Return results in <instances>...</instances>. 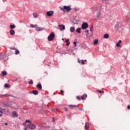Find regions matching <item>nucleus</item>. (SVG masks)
Masks as SVG:
<instances>
[{"mask_svg":"<svg viewBox=\"0 0 130 130\" xmlns=\"http://www.w3.org/2000/svg\"><path fill=\"white\" fill-rule=\"evenodd\" d=\"M10 33L11 35H15V30H14L13 29H11Z\"/></svg>","mask_w":130,"mask_h":130,"instance_id":"dca6fc26","label":"nucleus"},{"mask_svg":"<svg viewBox=\"0 0 130 130\" xmlns=\"http://www.w3.org/2000/svg\"><path fill=\"white\" fill-rule=\"evenodd\" d=\"M55 37V35L54 32H51V34L48 37V41H52L53 39Z\"/></svg>","mask_w":130,"mask_h":130,"instance_id":"f257e3e1","label":"nucleus"},{"mask_svg":"<svg viewBox=\"0 0 130 130\" xmlns=\"http://www.w3.org/2000/svg\"><path fill=\"white\" fill-rule=\"evenodd\" d=\"M12 117H18V114H17V112L14 111L12 113Z\"/></svg>","mask_w":130,"mask_h":130,"instance_id":"9d476101","label":"nucleus"},{"mask_svg":"<svg viewBox=\"0 0 130 130\" xmlns=\"http://www.w3.org/2000/svg\"><path fill=\"white\" fill-rule=\"evenodd\" d=\"M62 40H63V39H62Z\"/></svg>","mask_w":130,"mask_h":130,"instance_id":"5fc2aeb1","label":"nucleus"},{"mask_svg":"<svg viewBox=\"0 0 130 130\" xmlns=\"http://www.w3.org/2000/svg\"><path fill=\"white\" fill-rule=\"evenodd\" d=\"M32 16L34 17V18H37L38 17V15L36 13H34Z\"/></svg>","mask_w":130,"mask_h":130,"instance_id":"cd10ccee","label":"nucleus"},{"mask_svg":"<svg viewBox=\"0 0 130 130\" xmlns=\"http://www.w3.org/2000/svg\"><path fill=\"white\" fill-rule=\"evenodd\" d=\"M37 25H33V24H30V27L31 28H35V27H37Z\"/></svg>","mask_w":130,"mask_h":130,"instance_id":"c756f323","label":"nucleus"},{"mask_svg":"<svg viewBox=\"0 0 130 130\" xmlns=\"http://www.w3.org/2000/svg\"><path fill=\"white\" fill-rule=\"evenodd\" d=\"M93 26H91V27H90V32L92 33V32H93Z\"/></svg>","mask_w":130,"mask_h":130,"instance_id":"f704fd0d","label":"nucleus"},{"mask_svg":"<svg viewBox=\"0 0 130 130\" xmlns=\"http://www.w3.org/2000/svg\"><path fill=\"white\" fill-rule=\"evenodd\" d=\"M7 0H3V2H6Z\"/></svg>","mask_w":130,"mask_h":130,"instance_id":"864d4df0","label":"nucleus"},{"mask_svg":"<svg viewBox=\"0 0 130 130\" xmlns=\"http://www.w3.org/2000/svg\"><path fill=\"white\" fill-rule=\"evenodd\" d=\"M79 110H82V111L84 110V109H83V108H79Z\"/></svg>","mask_w":130,"mask_h":130,"instance_id":"a19ab883","label":"nucleus"},{"mask_svg":"<svg viewBox=\"0 0 130 130\" xmlns=\"http://www.w3.org/2000/svg\"><path fill=\"white\" fill-rule=\"evenodd\" d=\"M69 107H72V108H76V107H78V106L76 105H69Z\"/></svg>","mask_w":130,"mask_h":130,"instance_id":"4be33fe9","label":"nucleus"},{"mask_svg":"<svg viewBox=\"0 0 130 130\" xmlns=\"http://www.w3.org/2000/svg\"><path fill=\"white\" fill-rule=\"evenodd\" d=\"M109 35H108V34H106L104 36V38H105V39H107L108 38H109Z\"/></svg>","mask_w":130,"mask_h":130,"instance_id":"aec40b11","label":"nucleus"},{"mask_svg":"<svg viewBox=\"0 0 130 130\" xmlns=\"http://www.w3.org/2000/svg\"><path fill=\"white\" fill-rule=\"evenodd\" d=\"M64 9L65 11H66V12H70V11H72L71 6H64Z\"/></svg>","mask_w":130,"mask_h":130,"instance_id":"39448f33","label":"nucleus"},{"mask_svg":"<svg viewBox=\"0 0 130 130\" xmlns=\"http://www.w3.org/2000/svg\"><path fill=\"white\" fill-rule=\"evenodd\" d=\"M3 116V114H0V117H2Z\"/></svg>","mask_w":130,"mask_h":130,"instance_id":"de8ad7c7","label":"nucleus"},{"mask_svg":"<svg viewBox=\"0 0 130 130\" xmlns=\"http://www.w3.org/2000/svg\"><path fill=\"white\" fill-rule=\"evenodd\" d=\"M4 96H5L6 97H8V96H10V95L8 94H0V98H2V97H4Z\"/></svg>","mask_w":130,"mask_h":130,"instance_id":"412c9836","label":"nucleus"},{"mask_svg":"<svg viewBox=\"0 0 130 130\" xmlns=\"http://www.w3.org/2000/svg\"><path fill=\"white\" fill-rule=\"evenodd\" d=\"M0 113H3V111H2V108H0Z\"/></svg>","mask_w":130,"mask_h":130,"instance_id":"58836bf2","label":"nucleus"},{"mask_svg":"<svg viewBox=\"0 0 130 130\" xmlns=\"http://www.w3.org/2000/svg\"><path fill=\"white\" fill-rule=\"evenodd\" d=\"M88 23L87 22H84V23H82V24L81 25V28L83 30H84L85 29H87V28H88Z\"/></svg>","mask_w":130,"mask_h":130,"instance_id":"20e7f679","label":"nucleus"},{"mask_svg":"<svg viewBox=\"0 0 130 130\" xmlns=\"http://www.w3.org/2000/svg\"><path fill=\"white\" fill-rule=\"evenodd\" d=\"M2 74L3 76H7V72L6 71H3Z\"/></svg>","mask_w":130,"mask_h":130,"instance_id":"bb28decb","label":"nucleus"},{"mask_svg":"<svg viewBox=\"0 0 130 130\" xmlns=\"http://www.w3.org/2000/svg\"><path fill=\"white\" fill-rule=\"evenodd\" d=\"M77 99H78V100H81V98H80V96H77Z\"/></svg>","mask_w":130,"mask_h":130,"instance_id":"4c0bfd02","label":"nucleus"},{"mask_svg":"<svg viewBox=\"0 0 130 130\" xmlns=\"http://www.w3.org/2000/svg\"><path fill=\"white\" fill-rule=\"evenodd\" d=\"M57 111L56 110H54V112H56Z\"/></svg>","mask_w":130,"mask_h":130,"instance_id":"09e8293b","label":"nucleus"},{"mask_svg":"<svg viewBox=\"0 0 130 130\" xmlns=\"http://www.w3.org/2000/svg\"><path fill=\"white\" fill-rule=\"evenodd\" d=\"M60 10H61V11H64V6H63V8H61L60 9Z\"/></svg>","mask_w":130,"mask_h":130,"instance_id":"c9c22d12","label":"nucleus"},{"mask_svg":"<svg viewBox=\"0 0 130 130\" xmlns=\"http://www.w3.org/2000/svg\"><path fill=\"white\" fill-rule=\"evenodd\" d=\"M27 127H28L27 126L24 128V130H27Z\"/></svg>","mask_w":130,"mask_h":130,"instance_id":"a18cd8bd","label":"nucleus"},{"mask_svg":"<svg viewBox=\"0 0 130 130\" xmlns=\"http://www.w3.org/2000/svg\"><path fill=\"white\" fill-rule=\"evenodd\" d=\"M52 15H53V11H48L47 12V15L48 16V17H51V16H52Z\"/></svg>","mask_w":130,"mask_h":130,"instance_id":"423d86ee","label":"nucleus"},{"mask_svg":"<svg viewBox=\"0 0 130 130\" xmlns=\"http://www.w3.org/2000/svg\"><path fill=\"white\" fill-rule=\"evenodd\" d=\"M64 110H65V111H68V108H66V109H64Z\"/></svg>","mask_w":130,"mask_h":130,"instance_id":"49530a36","label":"nucleus"},{"mask_svg":"<svg viewBox=\"0 0 130 130\" xmlns=\"http://www.w3.org/2000/svg\"><path fill=\"white\" fill-rule=\"evenodd\" d=\"M27 127H28L30 129L33 130L36 128V126L34 124L30 123L27 125Z\"/></svg>","mask_w":130,"mask_h":130,"instance_id":"7ed1b4c3","label":"nucleus"},{"mask_svg":"<svg viewBox=\"0 0 130 130\" xmlns=\"http://www.w3.org/2000/svg\"><path fill=\"white\" fill-rule=\"evenodd\" d=\"M120 43H121V40H119L118 41V42L116 44V46H117V47H120Z\"/></svg>","mask_w":130,"mask_h":130,"instance_id":"a211bd4d","label":"nucleus"},{"mask_svg":"<svg viewBox=\"0 0 130 130\" xmlns=\"http://www.w3.org/2000/svg\"><path fill=\"white\" fill-rule=\"evenodd\" d=\"M43 30H44V28L43 27H36V31H43Z\"/></svg>","mask_w":130,"mask_h":130,"instance_id":"1a4fd4ad","label":"nucleus"},{"mask_svg":"<svg viewBox=\"0 0 130 130\" xmlns=\"http://www.w3.org/2000/svg\"><path fill=\"white\" fill-rule=\"evenodd\" d=\"M66 42L67 43V46H69L70 44H71V42H70V40L69 39L66 40Z\"/></svg>","mask_w":130,"mask_h":130,"instance_id":"2eb2a0df","label":"nucleus"},{"mask_svg":"<svg viewBox=\"0 0 130 130\" xmlns=\"http://www.w3.org/2000/svg\"><path fill=\"white\" fill-rule=\"evenodd\" d=\"M73 44L74 45V47H76V46H77V42H74Z\"/></svg>","mask_w":130,"mask_h":130,"instance_id":"72a5a7b5","label":"nucleus"},{"mask_svg":"<svg viewBox=\"0 0 130 130\" xmlns=\"http://www.w3.org/2000/svg\"><path fill=\"white\" fill-rule=\"evenodd\" d=\"M6 55L3 53H0V60H2V59H4L5 58V57H6Z\"/></svg>","mask_w":130,"mask_h":130,"instance_id":"0eeeda50","label":"nucleus"},{"mask_svg":"<svg viewBox=\"0 0 130 130\" xmlns=\"http://www.w3.org/2000/svg\"><path fill=\"white\" fill-rule=\"evenodd\" d=\"M58 27H59L60 30H61V31L66 29V26H64V25H59Z\"/></svg>","mask_w":130,"mask_h":130,"instance_id":"6e6552de","label":"nucleus"},{"mask_svg":"<svg viewBox=\"0 0 130 130\" xmlns=\"http://www.w3.org/2000/svg\"><path fill=\"white\" fill-rule=\"evenodd\" d=\"M60 92H61V93H63L64 91H63V90H60Z\"/></svg>","mask_w":130,"mask_h":130,"instance_id":"37998d69","label":"nucleus"},{"mask_svg":"<svg viewBox=\"0 0 130 130\" xmlns=\"http://www.w3.org/2000/svg\"><path fill=\"white\" fill-rule=\"evenodd\" d=\"M52 121H53V122H54V121H55V119L53 118Z\"/></svg>","mask_w":130,"mask_h":130,"instance_id":"79ce46f5","label":"nucleus"},{"mask_svg":"<svg viewBox=\"0 0 130 130\" xmlns=\"http://www.w3.org/2000/svg\"><path fill=\"white\" fill-rule=\"evenodd\" d=\"M89 128V123L87 122L85 124V129L87 130Z\"/></svg>","mask_w":130,"mask_h":130,"instance_id":"ddd939ff","label":"nucleus"},{"mask_svg":"<svg viewBox=\"0 0 130 130\" xmlns=\"http://www.w3.org/2000/svg\"><path fill=\"white\" fill-rule=\"evenodd\" d=\"M20 53V51L18 50H16L15 52V54H19Z\"/></svg>","mask_w":130,"mask_h":130,"instance_id":"c85d7f7f","label":"nucleus"},{"mask_svg":"<svg viewBox=\"0 0 130 130\" xmlns=\"http://www.w3.org/2000/svg\"><path fill=\"white\" fill-rule=\"evenodd\" d=\"M25 122L26 123H29V124H31V123H32V122L29 120H26Z\"/></svg>","mask_w":130,"mask_h":130,"instance_id":"393cba45","label":"nucleus"},{"mask_svg":"<svg viewBox=\"0 0 130 130\" xmlns=\"http://www.w3.org/2000/svg\"><path fill=\"white\" fill-rule=\"evenodd\" d=\"M5 125H8V123H5Z\"/></svg>","mask_w":130,"mask_h":130,"instance_id":"8fccbe9b","label":"nucleus"},{"mask_svg":"<svg viewBox=\"0 0 130 130\" xmlns=\"http://www.w3.org/2000/svg\"><path fill=\"white\" fill-rule=\"evenodd\" d=\"M37 87L38 88V89L39 90H42V85H41V84H40V83L38 84V85L37 86Z\"/></svg>","mask_w":130,"mask_h":130,"instance_id":"9b49d317","label":"nucleus"},{"mask_svg":"<svg viewBox=\"0 0 130 130\" xmlns=\"http://www.w3.org/2000/svg\"><path fill=\"white\" fill-rule=\"evenodd\" d=\"M85 61H87V60L85 59V60H84V62H85Z\"/></svg>","mask_w":130,"mask_h":130,"instance_id":"603ef678","label":"nucleus"},{"mask_svg":"<svg viewBox=\"0 0 130 130\" xmlns=\"http://www.w3.org/2000/svg\"><path fill=\"white\" fill-rule=\"evenodd\" d=\"M93 44L94 45H96L98 44V40H97V39L95 40V41L93 42Z\"/></svg>","mask_w":130,"mask_h":130,"instance_id":"a878e982","label":"nucleus"},{"mask_svg":"<svg viewBox=\"0 0 130 130\" xmlns=\"http://www.w3.org/2000/svg\"><path fill=\"white\" fill-rule=\"evenodd\" d=\"M32 94L34 95H38V91L36 90H34L32 91Z\"/></svg>","mask_w":130,"mask_h":130,"instance_id":"f3484780","label":"nucleus"},{"mask_svg":"<svg viewBox=\"0 0 130 130\" xmlns=\"http://www.w3.org/2000/svg\"><path fill=\"white\" fill-rule=\"evenodd\" d=\"M70 31L72 33H73V32H74L75 31V27L74 26L71 27L70 29Z\"/></svg>","mask_w":130,"mask_h":130,"instance_id":"4468645a","label":"nucleus"},{"mask_svg":"<svg viewBox=\"0 0 130 130\" xmlns=\"http://www.w3.org/2000/svg\"><path fill=\"white\" fill-rule=\"evenodd\" d=\"M87 97V94H83L81 96V99L84 100Z\"/></svg>","mask_w":130,"mask_h":130,"instance_id":"6ab92c4d","label":"nucleus"},{"mask_svg":"<svg viewBox=\"0 0 130 130\" xmlns=\"http://www.w3.org/2000/svg\"><path fill=\"white\" fill-rule=\"evenodd\" d=\"M85 33H87V34L89 33V30H86L85 31Z\"/></svg>","mask_w":130,"mask_h":130,"instance_id":"e433bc0d","label":"nucleus"},{"mask_svg":"<svg viewBox=\"0 0 130 130\" xmlns=\"http://www.w3.org/2000/svg\"><path fill=\"white\" fill-rule=\"evenodd\" d=\"M115 29L116 31H118V32H120V31H121V29L122 28H121V26H120V25L119 24H117L115 26Z\"/></svg>","mask_w":130,"mask_h":130,"instance_id":"f03ea898","label":"nucleus"},{"mask_svg":"<svg viewBox=\"0 0 130 130\" xmlns=\"http://www.w3.org/2000/svg\"><path fill=\"white\" fill-rule=\"evenodd\" d=\"M78 62H79V63H82V64H85V62H84V60H80V59H78Z\"/></svg>","mask_w":130,"mask_h":130,"instance_id":"f8f14e48","label":"nucleus"},{"mask_svg":"<svg viewBox=\"0 0 130 130\" xmlns=\"http://www.w3.org/2000/svg\"><path fill=\"white\" fill-rule=\"evenodd\" d=\"M4 87L5 88H9L10 87V86L9 85V84H8L7 83L5 84L4 85Z\"/></svg>","mask_w":130,"mask_h":130,"instance_id":"7c9ffc66","label":"nucleus"},{"mask_svg":"<svg viewBox=\"0 0 130 130\" xmlns=\"http://www.w3.org/2000/svg\"><path fill=\"white\" fill-rule=\"evenodd\" d=\"M23 125H24L25 126V125H26V123H23Z\"/></svg>","mask_w":130,"mask_h":130,"instance_id":"c03bdc74","label":"nucleus"},{"mask_svg":"<svg viewBox=\"0 0 130 130\" xmlns=\"http://www.w3.org/2000/svg\"><path fill=\"white\" fill-rule=\"evenodd\" d=\"M76 32L77 33H81V28H78L77 29H76Z\"/></svg>","mask_w":130,"mask_h":130,"instance_id":"b1692460","label":"nucleus"},{"mask_svg":"<svg viewBox=\"0 0 130 130\" xmlns=\"http://www.w3.org/2000/svg\"><path fill=\"white\" fill-rule=\"evenodd\" d=\"M127 108V109H130V106L128 105Z\"/></svg>","mask_w":130,"mask_h":130,"instance_id":"ea45409f","label":"nucleus"},{"mask_svg":"<svg viewBox=\"0 0 130 130\" xmlns=\"http://www.w3.org/2000/svg\"><path fill=\"white\" fill-rule=\"evenodd\" d=\"M103 2H107V0H102Z\"/></svg>","mask_w":130,"mask_h":130,"instance_id":"3c124183","label":"nucleus"},{"mask_svg":"<svg viewBox=\"0 0 130 130\" xmlns=\"http://www.w3.org/2000/svg\"><path fill=\"white\" fill-rule=\"evenodd\" d=\"M98 92L100 94H103V93H104V91H103V90H98Z\"/></svg>","mask_w":130,"mask_h":130,"instance_id":"2f4dec72","label":"nucleus"},{"mask_svg":"<svg viewBox=\"0 0 130 130\" xmlns=\"http://www.w3.org/2000/svg\"><path fill=\"white\" fill-rule=\"evenodd\" d=\"M16 28V26L15 24H11L10 25V28L11 29H15Z\"/></svg>","mask_w":130,"mask_h":130,"instance_id":"5701e85b","label":"nucleus"},{"mask_svg":"<svg viewBox=\"0 0 130 130\" xmlns=\"http://www.w3.org/2000/svg\"><path fill=\"white\" fill-rule=\"evenodd\" d=\"M28 84H33V80H32V79H31V80L28 82Z\"/></svg>","mask_w":130,"mask_h":130,"instance_id":"473e14b6","label":"nucleus"}]
</instances>
